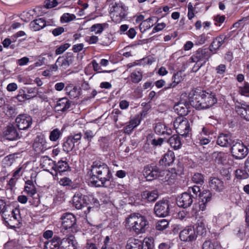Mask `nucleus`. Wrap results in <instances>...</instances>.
I'll return each instance as SVG.
<instances>
[{"instance_id": "nucleus-46", "label": "nucleus", "mask_w": 249, "mask_h": 249, "mask_svg": "<svg viewBox=\"0 0 249 249\" xmlns=\"http://www.w3.org/2000/svg\"><path fill=\"white\" fill-rule=\"evenodd\" d=\"M131 81L134 83H138L141 81L142 78V72L139 71H134L130 75Z\"/></svg>"}, {"instance_id": "nucleus-42", "label": "nucleus", "mask_w": 249, "mask_h": 249, "mask_svg": "<svg viewBox=\"0 0 249 249\" xmlns=\"http://www.w3.org/2000/svg\"><path fill=\"white\" fill-rule=\"evenodd\" d=\"M212 37V35L211 33L203 34L196 38V43L197 44L202 45L204 44L206 41L209 40Z\"/></svg>"}, {"instance_id": "nucleus-25", "label": "nucleus", "mask_w": 249, "mask_h": 249, "mask_svg": "<svg viewBox=\"0 0 249 249\" xmlns=\"http://www.w3.org/2000/svg\"><path fill=\"white\" fill-rule=\"evenodd\" d=\"M74 59V57L71 54H68L65 57L59 56L57 59V63L58 64L60 67L63 69H66L72 64Z\"/></svg>"}, {"instance_id": "nucleus-57", "label": "nucleus", "mask_w": 249, "mask_h": 249, "mask_svg": "<svg viewBox=\"0 0 249 249\" xmlns=\"http://www.w3.org/2000/svg\"><path fill=\"white\" fill-rule=\"evenodd\" d=\"M188 17L190 20H191L195 16L194 12L196 10V7H193L191 2H189L188 5Z\"/></svg>"}, {"instance_id": "nucleus-58", "label": "nucleus", "mask_w": 249, "mask_h": 249, "mask_svg": "<svg viewBox=\"0 0 249 249\" xmlns=\"http://www.w3.org/2000/svg\"><path fill=\"white\" fill-rule=\"evenodd\" d=\"M94 136L95 134L92 131L90 130H87L84 132V139L89 143Z\"/></svg>"}, {"instance_id": "nucleus-17", "label": "nucleus", "mask_w": 249, "mask_h": 249, "mask_svg": "<svg viewBox=\"0 0 249 249\" xmlns=\"http://www.w3.org/2000/svg\"><path fill=\"white\" fill-rule=\"evenodd\" d=\"M86 195H83L80 192L75 193L72 198L73 206L78 210L82 209L84 207L87 206Z\"/></svg>"}, {"instance_id": "nucleus-35", "label": "nucleus", "mask_w": 249, "mask_h": 249, "mask_svg": "<svg viewBox=\"0 0 249 249\" xmlns=\"http://www.w3.org/2000/svg\"><path fill=\"white\" fill-rule=\"evenodd\" d=\"M70 168L68 162L64 160H60L56 164L55 163L53 171L55 172V175L56 176L58 173L61 174L64 172L67 171Z\"/></svg>"}, {"instance_id": "nucleus-52", "label": "nucleus", "mask_w": 249, "mask_h": 249, "mask_svg": "<svg viewBox=\"0 0 249 249\" xmlns=\"http://www.w3.org/2000/svg\"><path fill=\"white\" fill-rule=\"evenodd\" d=\"M76 18L74 14L65 13L61 17L60 20L62 23H67L74 20Z\"/></svg>"}, {"instance_id": "nucleus-38", "label": "nucleus", "mask_w": 249, "mask_h": 249, "mask_svg": "<svg viewBox=\"0 0 249 249\" xmlns=\"http://www.w3.org/2000/svg\"><path fill=\"white\" fill-rule=\"evenodd\" d=\"M140 123V120L138 117L131 120L128 125L124 127V131L125 133L129 134L133 129Z\"/></svg>"}, {"instance_id": "nucleus-56", "label": "nucleus", "mask_w": 249, "mask_h": 249, "mask_svg": "<svg viewBox=\"0 0 249 249\" xmlns=\"http://www.w3.org/2000/svg\"><path fill=\"white\" fill-rule=\"evenodd\" d=\"M59 184L64 186H68L72 187L73 186L72 181L69 178L67 177L61 178L59 181Z\"/></svg>"}, {"instance_id": "nucleus-48", "label": "nucleus", "mask_w": 249, "mask_h": 249, "mask_svg": "<svg viewBox=\"0 0 249 249\" xmlns=\"http://www.w3.org/2000/svg\"><path fill=\"white\" fill-rule=\"evenodd\" d=\"M86 198H87V206L90 204L96 209L98 208L100 204L97 198H94L92 196H87Z\"/></svg>"}, {"instance_id": "nucleus-18", "label": "nucleus", "mask_w": 249, "mask_h": 249, "mask_svg": "<svg viewBox=\"0 0 249 249\" xmlns=\"http://www.w3.org/2000/svg\"><path fill=\"white\" fill-rule=\"evenodd\" d=\"M227 38V36L224 35H221L215 37L209 46L210 52L213 53H216V51L225 43Z\"/></svg>"}, {"instance_id": "nucleus-45", "label": "nucleus", "mask_w": 249, "mask_h": 249, "mask_svg": "<svg viewBox=\"0 0 249 249\" xmlns=\"http://www.w3.org/2000/svg\"><path fill=\"white\" fill-rule=\"evenodd\" d=\"M204 176L199 173H195L192 178V180L193 182L202 185L204 182Z\"/></svg>"}, {"instance_id": "nucleus-14", "label": "nucleus", "mask_w": 249, "mask_h": 249, "mask_svg": "<svg viewBox=\"0 0 249 249\" xmlns=\"http://www.w3.org/2000/svg\"><path fill=\"white\" fill-rule=\"evenodd\" d=\"M34 150L37 153H43L47 149V144L45 137L43 135L37 136L33 145Z\"/></svg>"}, {"instance_id": "nucleus-22", "label": "nucleus", "mask_w": 249, "mask_h": 249, "mask_svg": "<svg viewBox=\"0 0 249 249\" xmlns=\"http://www.w3.org/2000/svg\"><path fill=\"white\" fill-rule=\"evenodd\" d=\"M199 209L203 211L205 210L207 204L208 202L210 201L212 194L209 190H204L199 194Z\"/></svg>"}, {"instance_id": "nucleus-13", "label": "nucleus", "mask_w": 249, "mask_h": 249, "mask_svg": "<svg viewBox=\"0 0 249 249\" xmlns=\"http://www.w3.org/2000/svg\"><path fill=\"white\" fill-rule=\"evenodd\" d=\"M194 197L188 193H183L177 198V204L184 208L190 207L193 202Z\"/></svg>"}, {"instance_id": "nucleus-6", "label": "nucleus", "mask_w": 249, "mask_h": 249, "mask_svg": "<svg viewBox=\"0 0 249 249\" xmlns=\"http://www.w3.org/2000/svg\"><path fill=\"white\" fill-rule=\"evenodd\" d=\"M174 126L178 134L184 137H189L191 131L189 121L183 117H178L174 121Z\"/></svg>"}, {"instance_id": "nucleus-2", "label": "nucleus", "mask_w": 249, "mask_h": 249, "mask_svg": "<svg viewBox=\"0 0 249 249\" xmlns=\"http://www.w3.org/2000/svg\"><path fill=\"white\" fill-rule=\"evenodd\" d=\"M217 99L214 93L202 91H197L189 95V102L191 106L197 109H208L217 103Z\"/></svg>"}, {"instance_id": "nucleus-31", "label": "nucleus", "mask_w": 249, "mask_h": 249, "mask_svg": "<svg viewBox=\"0 0 249 249\" xmlns=\"http://www.w3.org/2000/svg\"><path fill=\"white\" fill-rule=\"evenodd\" d=\"M40 166L44 170L50 171L55 167V162L48 156H43L40 159Z\"/></svg>"}, {"instance_id": "nucleus-51", "label": "nucleus", "mask_w": 249, "mask_h": 249, "mask_svg": "<svg viewBox=\"0 0 249 249\" xmlns=\"http://www.w3.org/2000/svg\"><path fill=\"white\" fill-rule=\"evenodd\" d=\"M100 146L103 151H107L109 149V142L105 137L101 138L99 140Z\"/></svg>"}, {"instance_id": "nucleus-37", "label": "nucleus", "mask_w": 249, "mask_h": 249, "mask_svg": "<svg viewBox=\"0 0 249 249\" xmlns=\"http://www.w3.org/2000/svg\"><path fill=\"white\" fill-rule=\"evenodd\" d=\"M65 90L67 94L71 99H74L78 97L79 95V91L77 88L73 86L72 84H69L65 87Z\"/></svg>"}, {"instance_id": "nucleus-63", "label": "nucleus", "mask_w": 249, "mask_h": 249, "mask_svg": "<svg viewBox=\"0 0 249 249\" xmlns=\"http://www.w3.org/2000/svg\"><path fill=\"white\" fill-rule=\"evenodd\" d=\"M226 66L224 64H220L216 68V73L220 75H223L226 71Z\"/></svg>"}, {"instance_id": "nucleus-60", "label": "nucleus", "mask_w": 249, "mask_h": 249, "mask_svg": "<svg viewBox=\"0 0 249 249\" xmlns=\"http://www.w3.org/2000/svg\"><path fill=\"white\" fill-rule=\"evenodd\" d=\"M82 134L81 133H77L73 134H71L68 137L72 140L73 143L75 144V143H77L82 138Z\"/></svg>"}, {"instance_id": "nucleus-41", "label": "nucleus", "mask_w": 249, "mask_h": 249, "mask_svg": "<svg viewBox=\"0 0 249 249\" xmlns=\"http://www.w3.org/2000/svg\"><path fill=\"white\" fill-rule=\"evenodd\" d=\"M26 185L25 186L24 188L25 191L31 196L35 195L36 193V191L33 182L31 181L28 180L26 181Z\"/></svg>"}, {"instance_id": "nucleus-7", "label": "nucleus", "mask_w": 249, "mask_h": 249, "mask_svg": "<svg viewBox=\"0 0 249 249\" xmlns=\"http://www.w3.org/2000/svg\"><path fill=\"white\" fill-rule=\"evenodd\" d=\"M183 169L181 166L178 167L172 168L169 171H161L160 180L163 182H166V184L171 185L174 183L177 177L183 173Z\"/></svg>"}, {"instance_id": "nucleus-12", "label": "nucleus", "mask_w": 249, "mask_h": 249, "mask_svg": "<svg viewBox=\"0 0 249 249\" xmlns=\"http://www.w3.org/2000/svg\"><path fill=\"white\" fill-rule=\"evenodd\" d=\"M16 123L18 129L26 130L31 127L32 124V118L28 114H20L17 117Z\"/></svg>"}, {"instance_id": "nucleus-44", "label": "nucleus", "mask_w": 249, "mask_h": 249, "mask_svg": "<svg viewBox=\"0 0 249 249\" xmlns=\"http://www.w3.org/2000/svg\"><path fill=\"white\" fill-rule=\"evenodd\" d=\"M62 134V132L58 128H55L50 132L49 139L52 142H56Z\"/></svg>"}, {"instance_id": "nucleus-5", "label": "nucleus", "mask_w": 249, "mask_h": 249, "mask_svg": "<svg viewBox=\"0 0 249 249\" xmlns=\"http://www.w3.org/2000/svg\"><path fill=\"white\" fill-rule=\"evenodd\" d=\"M61 220V231H67L72 233L77 232L78 226L76 222V218L74 214L70 213H64L60 218Z\"/></svg>"}, {"instance_id": "nucleus-9", "label": "nucleus", "mask_w": 249, "mask_h": 249, "mask_svg": "<svg viewBox=\"0 0 249 249\" xmlns=\"http://www.w3.org/2000/svg\"><path fill=\"white\" fill-rule=\"evenodd\" d=\"M211 56L210 51L207 49H198L191 57L192 61L197 63V71L209 60Z\"/></svg>"}, {"instance_id": "nucleus-50", "label": "nucleus", "mask_w": 249, "mask_h": 249, "mask_svg": "<svg viewBox=\"0 0 249 249\" xmlns=\"http://www.w3.org/2000/svg\"><path fill=\"white\" fill-rule=\"evenodd\" d=\"M236 177L240 179H244L248 178L249 175L248 171L246 170L237 169L235 171Z\"/></svg>"}, {"instance_id": "nucleus-26", "label": "nucleus", "mask_w": 249, "mask_h": 249, "mask_svg": "<svg viewBox=\"0 0 249 249\" xmlns=\"http://www.w3.org/2000/svg\"><path fill=\"white\" fill-rule=\"evenodd\" d=\"M71 102L67 98H62L59 99L54 107L56 111L64 112L67 111L71 107Z\"/></svg>"}, {"instance_id": "nucleus-11", "label": "nucleus", "mask_w": 249, "mask_h": 249, "mask_svg": "<svg viewBox=\"0 0 249 249\" xmlns=\"http://www.w3.org/2000/svg\"><path fill=\"white\" fill-rule=\"evenodd\" d=\"M154 212L159 217H166L170 212L169 202L167 200H161L157 202L154 207Z\"/></svg>"}, {"instance_id": "nucleus-21", "label": "nucleus", "mask_w": 249, "mask_h": 249, "mask_svg": "<svg viewBox=\"0 0 249 249\" xmlns=\"http://www.w3.org/2000/svg\"><path fill=\"white\" fill-rule=\"evenodd\" d=\"M154 130L156 134L159 135L170 136L172 134V130L168 127L165 124L161 122L155 123L154 124Z\"/></svg>"}, {"instance_id": "nucleus-28", "label": "nucleus", "mask_w": 249, "mask_h": 249, "mask_svg": "<svg viewBox=\"0 0 249 249\" xmlns=\"http://www.w3.org/2000/svg\"><path fill=\"white\" fill-rule=\"evenodd\" d=\"M235 110L241 118L249 121V105L246 104H240L239 105L236 106Z\"/></svg>"}, {"instance_id": "nucleus-16", "label": "nucleus", "mask_w": 249, "mask_h": 249, "mask_svg": "<svg viewBox=\"0 0 249 249\" xmlns=\"http://www.w3.org/2000/svg\"><path fill=\"white\" fill-rule=\"evenodd\" d=\"M234 141L231 134L221 133L218 136L216 143L221 147H227L231 146Z\"/></svg>"}, {"instance_id": "nucleus-43", "label": "nucleus", "mask_w": 249, "mask_h": 249, "mask_svg": "<svg viewBox=\"0 0 249 249\" xmlns=\"http://www.w3.org/2000/svg\"><path fill=\"white\" fill-rule=\"evenodd\" d=\"M181 79L182 78L180 73L177 72L175 73L172 78L173 82L172 83H170L168 86L167 87H165L164 89H167L172 87H175L181 81Z\"/></svg>"}, {"instance_id": "nucleus-4", "label": "nucleus", "mask_w": 249, "mask_h": 249, "mask_svg": "<svg viewBox=\"0 0 249 249\" xmlns=\"http://www.w3.org/2000/svg\"><path fill=\"white\" fill-rule=\"evenodd\" d=\"M2 217L5 224L11 228L18 227L20 224L21 217L18 209L8 207Z\"/></svg>"}, {"instance_id": "nucleus-55", "label": "nucleus", "mask_w": 249, "mask_h": 249, "mask_svg": "<svg viewBox=\"0 0 249 249\" xmlns=\"http://www.w3.org/2000/svg\"><path fill=\"white\" fill-rule=\"evenodd\" d=\"M111 243L109 237L107 236L104 240L103 245L101 249H114L111 245Z\"/></svg>"}, {"instance_id": "nucleus-59", "label": "nucleus", "mask_w": 249, "mask_h": 249, "mask_svg": "<svg viewBox=\"0 0 249 249\" xmlns=\"http://www.w3.org/2000/svg\"><path fill=\"white\" fill-rule=\"evenodd\" d=\"M70 46V45L69 43H65L64 44L61 45L56 49L55 54L57 55L62 54Z\"/></svg>"}, {"instance_id": "nucleus-15", "label": "nucleus", "mask_w": 249, "mask_h": 249, "mask_svg": "<svg viewBox=\"0 0 249 249\" xmlns=\"http://www.w3.org/2000/svg\"><path fill=\"white\" fill-rule=\"evenodd\" d=\"M195 229L190 226L186 227L179 233V238L183 242H191L196 239Z\"/></svg>"}, {"instance_id": "nucleus-34", "label": "nucleus", "mask_w": 249, "mask_h": 249, "mask_svg": "<svg viewBox=\"0 0 249 249\" xmlns=\"http://www.w3.org/2000/svg\"><path fill=\"white\" fill-rule=\"evenodd\" d=\"M142 241L138 239L130 238L125 246L126 249H142Z\"/></svg>"}, {"instance_id": "nucleus-61", "label": "nucleus", "mask_w": 249, "mask_h": 249, "mask_svg": "<svg viewBox=\"0 0 249 249\" xmlns=\"http://www.w3.org/2000/svg\"><path fill=\"white\" fill-rule=\"evenodd\" d=\"M210 134V132L209 129L207 126H205L203 125V126H201L200 127L199 134L198 136V137H199L208 136Z\"/></svg>"}, {"instance_id": "nucleus-47", "label": "nucleus", "mask_w": 249, "mask_h": 249, "mask_svg": "<svg viewBox=\"0 0 249 249\" xmlns=\"http://www.w3.org/2000/svg\"><path fill=\"white\" fill-rule=\"evenodd\" d=\"M169 222L166 219L158 221L156 225V229L158 231H163L168 227Z\"/></svg>"}, {"instance_id": "nucleus-39", "label": "nucleus", "mask_w": 249, "mask_h": 249, "mask_svg": "<svg viewBox=\"0 0 249 249\" xmlns=\"http://www.w3.org/2000/svg\"><path fill=\"white\" fill-rule=\"evenodd\" d=\"M214 160L217 163H223L226 160V154L222 152H215L213 154Z\"/></svg>"}, {"instance_id": "nucleus-3", "label": "nucleus", "mask_w": 249, "mask_h": 249, "mask_svg": "<svg viewBox=\"0 0 249 249\" xmlns=\"http://www.w3.org/2000/svg\"><path fill=\"white\" fill-rule=\"evenodd\" d=\"M125 227L137 234L145 233L149 227L146 217L139 213L130 214L125 220Z\"/></svg>"}, {"instance_id": "nucleus-32", "label": "nucleus", "mask_w": 249, "mask_h": 249, "mask_svg": "<svg viewBox=\"0 0 249 249\" xmlns=\"http://www.w3.org/2000/svg\"><path fill=\"white\" fill-rule=\"evenodd\" d=\"M142 198L149 202L155 201L159 197V193L157 190L151 191L146 190L142 193Z\"/></svg>"}, {"instance_id": "nucleus-20", "label": "nucleus", "mask_w": 249, "mask_h": 249, "mask_svg": "<svg viewBox=\"0 0 249 249\" xmlns=\"http://www.w3.org/2000/svg\"><path fill=\"white\" fill-rule=\"evenodd\" d=\"M190 103L187 101H180L174 106L175 111L180 116L183 117L188 114L189 111Z\"/></svg>"}, {"instance_id": "nucleus-24", "label": "nucleus", "mask_w": 249, "mask_h": 249, "mask_svg": "<svg viewBox=\"0 0 249 249\" xmlns=\"http://www.w3.org/2000/svg\"><path fill=\"white\" fill-rule=\"evenodd\" d=\"M77 242L73 236L61 239L60 249H77Z\"/></svg>"}, {"instance_id": "nucleus-54", "label": "nucleus", "mask_w": 249, "mask_h": 249, "mask_svg": "<svg viewBox=\"0 0 249 249\" xmlns=\"http://www.w3.org/2000/svg\"><path fill=\"white\" fill-rule=\"evenodd\" d=\"M91 63H92L94 71H96L97 73H100V72L110 73V72H111L114 71L113 70L100 71L102 69L101 67L95 60H93V61H92Z\"/></svg>"}, {"instance_id": "nucleus-30", "label": "nucleus", "mask_w": 249, "mask_h": 249, "mask_svg": "<svg viewBox=\"0 0 249 249\" xmlns=\"http://www.w3.org/2000/svg\"><path fill=\"white\" fill-rule=\"evenodd\" d=\"M209 186L212 189L217 192H221L225 188L224 182L217 178H211Z\"/></svg>"}, {"instance_id": "nucleus-8", "label": "nucleus", "mask_w": 249, "mask_h": 249, "mask_svg": "<svg viewBox=\"0 0 249 249\" xmlns=\"http://www.w3.org/2000/svg\"><path fill=\"white\" fill-rule=\"evenodd\" d=\"M231 152L232 156L237 160L244 159L248 154V149L241 141H234L231 146Z\"/></svg>"}, {"instance_id": "nucleus-33", "label": "nucleus", "mask_w": 249, "mask_h": 249, "mask_svg": "<svg viewBox=\"0 0 249 249\" xmlns=\"http://www.w3.org/2000/svg\"><path fill=\"white\" fill-rule=\"evenodd\" d=\"M46 21L43 18H39L31 21L30 23V28L34 31H38L46 26Z\"/></svg>"}, {"instance_id": "nucleus-27", "label": "nucleus", "mask_w": 249, "mask_h": 249, "mask_svg": "<svg viewBox=\"0 0 249 249\" xmlns=\"http://www.w3.org/2000/svg\"><path fill=\"white\" fill-rule=\"evenodd\" d=\"M61 239L54 236L51 240L44 243V249H60Z\"/></svg>"}, {"instance_id": "nucleus-53", "label": "nucleus", "mask_w": 249, "mask_h": 249, "mask_svg": "<svg viewBox=\"0 0 249 249\" xmlns=\"http://www.w3.org/2000/svg\"><path fill=\"white\" fill-rule=\"evenodd\" d=\"M142 249H153L154 244L152 239L150 238H145L143 241H142Z\"/></svg>"}, {"instance_id": "nucleus-19", "label": "nucleus", "mask_w": 249, "mask_h": 249, "mask_svg": "<svg viewBox=\"0 0 249 249\" xmlns=\"http://www.w3.org/2000/svg\"><path fill=\"white\" fill-rule=\"evenodd\" d=\"M4 137L8 140L14 141L20 138V134L15 126H8L4 132Z\"/></svg>"}, {"instance_id": "nucleus-23", "label": "nucleus", "mask_w": 249, "mask_h": 249, "mask_svg": "<svg viewBox=\"0 0 249 249\" xmlns=\"http://www.w3.org/2000/svg\"><path fill=\"white\" fill-rule=\"evenodd\" d=\"M175 160V156L174 152L168 150L160 160L159 164L163 167L169 166L173 163Z\"/></svg>"}, {"instance_id": "nucleus-1", "label": "nucleus", "mask_w": 249, "mask_h": 249, "mask_svg": "<svg viewBox=\"0 0 249 249\" xmlns=\"http://www.w3.org/2000/svg\"><path fill=\"white\" fill-rule=\"evenodd\" d=\"M90 183L95 187H108V182L112 178V173L107 164L101 161L93 162L90 169Z\"/></svg>"}, {"instance_id": "nucleus-40", "label": "nucleus", "mask_w": 249, "mask_h": 249, "mask_svg": "<svg viewBox=\"0 0 249 249\" xmlns=\"http://www.w3.org/2000/svg\"><path fill=\"white\" fill-rule=\"evenodd\" d=\"M75 144L73 143L72 140L68 137L63 143V149L65 152L69 153L72 150Z\"/></svg>"}, {"instance_id": "nucleus-64", "label": "nucleus", "mask_w": 249, "mask_h": 249, "mask_svg": "<svg viewBox=\"0 0 249 249\" xmlns=\"http://www.w3.org/2000/svg\"><path fill=\"white\" fill-rule=\"evenodd\" d=\"M202 249H215V248L211 241L207 240L204 242Z\"/></svg>"}, {"instance_id": "nucleus-10", "label": "nucleus", "mask_w": 249, "mask_h": 249, "mask_svg": "<svg viewBox=\"0 0 249 249\" xmlns=\"http://www.w3.org/2000/svg\"><path fill=\"white\" fill-rule=\"evenodd\" d=\"M160 171L156 165L149 164L144 167L143 170V176L145 177L147 180H153L157 178H160Z\"/></svg>"}, {"instance_id": "nucleus-62", "label": "nucleus", "mask_w": 249, "mask_h": 249, "mask_svg": "<svg viewBox=\"0 0 249 249\" xmlns=\"http://www.w3.org/2000/svg\"><path fill=\"white\" fill-rule=\"evenodd\" d=\"M239 92L241 94L249 97V84L246 83L243 87L240 89Z\"/></svg>"}, {"instance_id": "nucleus-29", "label": "nucleus", "mask_w": 249, "mask_h": 249, "mask_svg": "<svg viewBox=\"0 0 249 249\" xmlns=\"http://www.w3.org/2000/svg\"><path fill=\"white\" fill-rule=\"evenodd\" d=\"M112 15L113 18L119 17V18L116 19V22L121 21L123 18H125L126 15L124 13L122 3H115L112 7Z\"/></svg>"}, {"instance_id": "nucleus-49", "label": "nucleus", "mask_w": 249, "mask_h": 249, "mask_svg": "<svg viewBox=\"0 0 249 249\" xmlns=\"http://www.w3.org/2000/svg\"><path fill=\"white\" fill-rule=\"evenodd\" d=\"M106 24H95L90 28L91 32H94L96 34H101L104 30Z\"/></svg>"}, {"instance_id": "nucleus-36", "label": "nucleus", "mask_w": 249, "mask_h": 249, "mask_svg": "<svg viewBox=\"0 0 249 249\" xmlns=\"http://www.w3.org/2000/svg\"><path fill=\"white\" fill-rule=\"evenodd\" d=\"M167 142L175 150L178 149L181 146L180 138L178 135H173L167 140Z\"/></svg>"}]
</instances>
